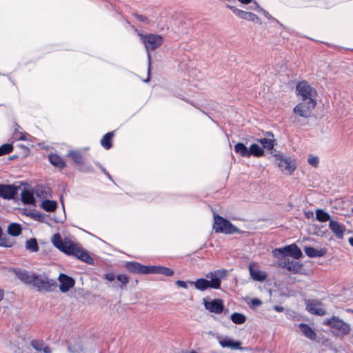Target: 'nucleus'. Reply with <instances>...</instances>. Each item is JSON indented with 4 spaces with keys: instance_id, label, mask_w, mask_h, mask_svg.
<instances>
[{
    "instance_id": "1",
    "label": "nucleus",
    "mask_w": 353,
    "mask_h": 353,
    "mask_svg": "<svg viewBox=\"0 0 353 353\" xmlns=\"http://www.w3.org/2000/svg\"><path fill=\"white\" fill-rule=\"evenodd\" d=\"M52 242L53 245L62 252L68 255H72L88 264L93 263L92 258L86 250L82 248L79 244L69 239H65L63 240L59 233H56L52 236Z\"/></svg>"
},
{
    "instance_id": "2",
    "label": "nucleus",
    "mask_w": 353,
    "mask_h": 353,
    "mask_svg": "<svg viewBox=\"0 0 353 353\" xmlns=\"http://www.w3.org/2000/svg\"><path fill=\"white\" fill-rule=\"evenodd\" d=\"M226 272L225 269L216 270L206 274V278L210 280L201 278L195 281H189V283L200 291H205L208 288L219 289L222 279L226 276Z\"/></svg>"
},
{
    "instance_id": "3",
    "label": "nucleus",
    "mask_w": 353,
    "mask_h": 353,
    "mask_svg": "<svg viewBox=\"0 0 353 353\" xmlns=\"http://www.w3.org/2000/svg\"><path fill=\"white\" fill-rule=\"evenodd\" d=\"M213 230L216 233L231 234L240 233V230L234 225L230 221L218 215H214Z\"/></svg>"
},
{
    "instance_id": "4",
    "label": "nucleus",
    "mask_w": 353,
    "mask_h": 353,
    "mask_svg": "<svg viewBox=\"0 0 353 353\" xmlns=\"http://www.w3.org/2000/svg\"><path fill=\"white\" fill-rule=\"evenodd\" d=\"M142 42L145 45V48L148 52V72H150V65L151 64V56L150 51L154 50L159 48L163 43V38L158 34H139Z\"/></svg>"
},
{
    "instance_id": "5",
    "label": "nucleus",
    "mask_w": 353,
    "mask_h": 353,
    "mask_svg": "<svg viewBox=\"0 0 353 353\" xmlns=\"http://www.w3.org/2000/svg\"><path fill=\"white\" fill-rule=\"evenodd\" d=\"M272 254L274 258L291 256L294 259H299L303 256L301 250L295 243L275 248L272 251Z\"/></svg>"
},
{
    "instance_id": "6",
    "label": "nucleus",
    "mask_w": 353,
    "mask_h": 353,
    "mask_svg": "<svg viewBox=\"0 0 353 353\" xmlns=\"http://www.w3.org/2000/svg\"><path fill=\"white\" fill-rule=\"evenodd\" d=\"M324 325L330 326L332 329L337 331L336 335L341 337L348 335L351 330L349 323L344 322L336 316H332L331 319H326L324 321Z\"/></svg>"
},
{
    "instance_id": "7",
    "label": "nucleus",
    "mask_w": 353,
    "mask_h": 353,
    "mask_svg": "<svg viewBox=\"0 0 353 353\" xmlns=\"http://www.w3.org/2000/svg\"><path fill=\"white\" fill-rule=\"evenodd\" d=\"M57 284L54 279H49L45 274H36V278L32 285L38 291L51 292L57 287Z\"/></svg>"
},
{
    "instance_id": "8",
    "label": "nucleus",
    "mask_w": 353,
    "mask_h": 353,
    "mask_svg": "<svg viewBox=\"0 0 353 353\" xmlns=\"http://www.w3.org/2000/svg\"><path fill=\"white\" fill-rule=\"evenodd\" d=\"M296 91L303 101L307 102L316 101L314 97L316 90L305 81L299 82L296 85Z\"/></svg>"
},
{
    "instance_id": "9",
    "label": "nucleus",
    "mask_w": 353,
    "mask_h": 353,
    "mask_svg": "<svg viewBox=\"0 0 353 353\" xmlns=\"http://www.w3.org/2000/svg\"><path fill=\"white\" fill-rule=\"evenodd\" d=\"M275 163L279 169L286 174H292L296 169V165L290 157H286L281 154H274Z\"/></svg>"
},
{
    "instance_id": "10",
    "label": "nucleus",
    "mask_w": 353,
    "mask_h": 353,
    "mask_svg": "<svg viewBox=\"0 0 353 353\" xmlns=\"http://www.w3.org/2000/svg\"><path fill=\"white\" fill-rule=\"evenodd\" d=\"M279 267L285 268L294 274L299 272L303 268V265L297 261H294L288 257L276 258Z\"/></svg>"
},
{
    "instance_id": "11",
    "label": "nucleus",
    "mask_w": 353,
    "mask_h": 353,
    "mask_svg": "<svg viewBox=\"0 0 353 353\" xmlns=\"http://www.w3.org/2000/svg\"><path fill=\"white\" fill-rule=\"evenodd\" d=\"M316 105V101H311L305 103H301L297 104L294 108V112L302 117H309L311 114L312 110H313Z\"/></svg>"
},
{
    "instance_id": "12",
    "label": "nucleus",
    "mask_w": 353,
    "mask_h": 353,
    "mask_svg": "<svg viewBox=\"0 0 353 353\" xmlns=\"http://www.w3.org/2000/svg\"><path fill=\"white\" fill-rule=\"evenodd\" d=\"M126 270L133 274H150V265H143L138 262H127Z\"/></svg>"
},
{
    "instance_id": "13",
    "label": "nucleus",
    "mask_w": 353,
    "mask_h": 353,
    "mask_svg": "<svg viewBox=\"0 0 353 353\" xmlns=\"http://www.w3.org/2000/svg\"><path fill=\"white\" fill-rule=\"evenodd\" d=\"M203 305L206 310L217 314L222 313L224 309L223 302L220 299H215L210 301H208L203 299Z\"/></svg>"
},
{
    "instance_id": "14",
    "label": "nucleus",
    "mask_w": 353,
    "mask_h": 353,
    "mask_svg": "<svg viewBox=\"0 0 353 353\" xmlns=\"http://www.w3.org/2000/svg\"><path fill=\"white\" fill-rule=\"evenodd\" d=\"M58 280L60 283L59 290L63 293L68 292L75 284V281L72 277L63 273L59 274Z\"/></svg>"
},
{
    "instance_id": "15",
    "label": "nucleus",
    "mask_w": 353,
    "mask_h": 353,
    "mask_svg": "<svg viewBox=\"0 0 353 353\" xmlns=\"http://www.w3.org/2000/svg\"><path fill=\"white\" fill-rule=\"evenodd\" d=\"M12 272L19 280L26 284L32 285L36 278L35 273H31L26 270L14 268Z\"/></svg>"
},
{
    "instance_id": "16",
    "label": "nucleus",
    "mask_w": 353,
    "mask_h": 353,
    "mask_svg": "<svg viewBox=\"0 0 353 353\" xmlns=\"http://www.w3.org/2000/svg\"><path fill=\"white\" fill-rule=\"evenodd\" d=\"M228 8H229L232 12L236 14L237 17H239L241 19L249 21H256L261 23L259 18L255 14L250 12H246L241 10H239L236 8L234 6H228Z\"/></svg>"
},
{
    "instance_id": "17",
    "label": "nucleus",
    "mask_w": 353,
    "mask_h": 353,
    "mask_svg": "<svg viewBox=\"0 0 353 353\" xmlns=\"http://www.w3.org/2000/svg\"><path fill=\"white\" fill-rule=\"evenodd\" d=\"M18 188L14 185L0 184V197L4 199H12L17 194Z\"/></svg>"
},
{
    "instance_id": "18",
    "label": "nucleus",
    "mask_w": 353,
    "mask_h": 353,
    "mask_svg": "<svg viewBox=\"0 0 353 353\" xmlns=\"http://www.w3.org/2000/svg\"><path fill=\"white\" fill-rule=\"evenodd\" d=\"M321 303L317 301L308 300L306 303V310L312 314L323 316L325 314V310L321 307Z\"/></svg>"
},
{
    "instance_id": "19",
    "label": "nucleus",
    "mask_w": 353,
    "mask_h": 353,
    "mask_svg": "<svg viewBox=\"0 0 353 353\" xmlns=\"http://www.w3.org/2000/svg\"><path fill=\"white\" fill-rule=\"evenodd\" d=\"M329 228L332 233L339 239H343L345 228L344 225L338 221L330 220L329 222Z\"/></svg>"
},
{
    "instance_id": "20",
    "label": "nucleus",
    "mask_w": 353,
    "mask_h": 353,
    "mask_svg": "<svg viewBox=\"0 0 353 353\" xmlns=\"http://www.w3.org/2000/svg\"><path fill=\"white\" fill-rule=\"evenodd\" d=\"M219 344L222 347L230 348L232 350H241V342L234 341L233 339L225 337L219 341Z\"/></svg>"
},
{
    "instance_id": "21",
    "label": "nucleus",
    "mask_w": 353,
    "mask_h": 353,
    "mask_svg": "<svg viewBox=\"0 0 353 353\" xmlns=\"http://www.w3.org/2000/svg\"><path fill=\"white\" fill-rule=\"evenodd\" d=\"M304 251L305 254L310 258L322 257L326 254L325 249L318 250L311 246H305Z\"/></svg>"
},
{
    "instance_id": "22",
    "label": "nucleus",
    "mask_w": 353,
    "mask_h": 353,
    "mask_svg": "<svg viewBox=\"0 0 353 353\" xmlns=\"http://www.w3.org/2000/svg\"><path fill=\"white\" fill-rule=\"evenodd\" d=\"M150 274H159L167 276H171L174 274V271L169 268L163 266L151 265Z\"/></svg>"
},
{
    "instance_id": "23",
    "label": "nucleus",
    "mask_w": 353,
    "mask_h": 353,
    "mask_svg": "<svg viewBox=\"0 0 353 353\" xmlns=\"http://www.w3.org/2000/svg\"><path fill=\"white\" fill-rule=\"evenodd\" d=\"M48 159L52 165L59 169H63L66 165L64 159L58 154H50L48 155Z\"/></svg>"
},
{
    "instance_id": "24",
    "label": "nucleus",
    "mask_w": 353,
    "mask_h": 353,
    "mask_svg": "<svg viewBox=\"0 0 353 353\" xmlns=\"http://www.w3.org/2000/svg\"><path fill=\"white\" fill-rule=\"evenodd\" d=\"M299 327L300 328L301 332L309 339L315 340L316 338V334L313 330V329L309 326L307 324L301 323L299 325Z\"/></svg>"
},
{
    "instance_id": "25",
    "label": "nucleus",
    "mask_w": 353,
    "mask_h": 353,
    "mask_svg": "<svg viewBox=\"0 0 353 353\" xmlns=\"http://www.w3.org/2000/svg\"><path fill=\"white\" fill-rule=\"evenodd\" d=\"M21 201L26 205H32L35 203V199L33 192L28 189H25L21 194Z\"/></svg>"
},
{
    "instance_id": "26",
    "label": "nucleus",
    "mask_w": 353,
    "mask_h": 353,
    "mask_svg": "<svg viewBox=\"0 0 353 353\" xmlns=\"http://www.w3.org/2000/svg\"><path fill=\"white\" fill-rule=\"evenodd\" d=\"M257 142L260 143L262 145V147L264 149H266L268 151H270V154L273 153L274 147L276 145L275 140L274 139L270 138H261L256 139Z\"/></svg>"
},
{
    "instance_id": "27",
    "label": "nucleus",
    "mask_w": 353,
    "mask_h": 353,
    "mask_svg": "<svg viewBox=\"0 0 353 353\" xmlns=\"http://www.w3.org/2000/svg\"><path fill=\"white\" fill-rule=\"evenodd\" d=\"M249 270L251 278L254 281L262 282L267 278L266 273L263 271L255 270L251 266L249 268Z\"/></svg>"
},
{
    "instance_id": "28",
    "label": "nucleus",
    "mask_w": 353,
    "mask_h": 353,
    "mask_svg": "<svg viewBox=\"0 0 353 353\" xmlns=\"http://www.w3.org/2000/svg\"><path fill=\"white\" fill-rule=\"evenodd\" d=\"M249 157L254 156L255 157H261L264 155L265 151L263 148L256 143H252L248 148Z\"/></svg>"
},
{
    "instance_id": "29",
    "label": "nucleus",
    "mask_w": 353,
    "mask_h": 353,
    "mask_svg": "<svg viewBox=\"0 0 353 353\" xmlns=\"http://www.w3.org/2000/svg\"><path fill=\"white\" fill-rule=\"evenodd\" d=\"M68 157H69L77 165H83L84 158L79 151L71 150L68 153Z\"/></svg>"
},
{
    "instance_id": "30",
    "label": "nucleus",
    "mask_w": 353,
    "mask_h": 353,
    "mask_svg": "<svg viewBox=\"0 0 353 353\" xmlns=\"http://www.w3.org/2000/svg\"><path fill=\"white\" fill-rule=\"evenodd\" d=\"M114 137V132H109L106 133L101 140V145L105 150H109L112 147V138Z\"/></svg>"
},
{
    "instance_id": "31",
    "label": "nucleus",
    "mask_w": 353,
    "mask_h": 353,
    "mask_svg": "<svg viewBox=\"0 0 353 353\" xmlns=\"http://www.w3.org/2000/svg\"><path fill=\"white\" fill-rule=\"evenodd\" d=\"M234 152L243 157L249 158L248 148L243 143H237L234 148Z\"/></svg>"
},
{
    "instance_id": "32",
    "label": "nucleus",
    "mask_w": 353,
    "mask_h": 353,
    "mask_svg": "<svg viewBox=\"0 0 353 353\" xmlns=\"http://www.w3.org/2000/svg\"><path fill=\"white\" fill-rule=\"evenodd\" d=\"M42 208L48 212H54L57 208V202L52 200L46 199L41 203Z\"/></svg>"
},
{
    "instance_id": "33",
    "label": "nucleus",
    "mask_w": 353,
    "mask_h": 353,
    "mask_svg": "<svg viewBox=\"0 0 353 353\" xmlns=\"http://www.w3.org/2000/svg\"><path fill=\"white\" fill-rule=\"evenodd\" d=\"M21 226L17 223H12L8 225V233L12 236H17L21 233Z\"/></svg>"
},
{
    "instance_id": "34",
    "label": "nucleus",
    "mask_w": 353,
    "mask_h": 353,
    "mask_svg": "<svg viewBox=\"0 0 353 353\" xmlns=\"http://www.w3.org/2000/svg\"><path fill=\"white\" fill-rule=\"evenodd\" d=\"M316 219L320 222H326L331 220L330 215L322 209L316 210Z\"/></svg>"
},
{
    "instance_id": "35",
    "label": "nucleus",
    "mask_w": 353,
    "mask_h": 353,
    "mask_svg": "<svg viewBox=\"0 0 353 353\" xmlns=\"http://www.w3.org/2000/svg\"><path fill=\"white\" fill-rule=\"evenodd\" d=\"M26 248L32 252H36L39 250V245L34 238L30 239L26 242Z\"/></svg>"
},
{
    "instance_id": "36",
    "label": "nucleus",
    "mask_w": 353,
    "mask_h": 353,
    "mask_svg": "<svg viewBox=\"0 0 353 353\" xmlns=\"http://www.w3.org/2000/svg\"><path fill=\"white\" fill-rule=\"evenodd\" d=\"M230 319L234 323L238 325L243 324L246 321V317L245 315L239 312H234L232 314Z\"/></svg>"
},
{
    "instance_id": "37",
    "label": "nucleus",
    "mask_w": 353,
    "mask_h": 353,
    "mask_svg": "<svg viewBox=\"0 0 353 353\" xmlns=\"http://www.w3.org/2000/svg\"><path fill=\"white\" fill-rule=\"evenodd\" d=\"M13 150V145L11 143H4L0 146V157L8 154Z\"/></svg>"
},
{
    "instance_id": "38",
    "label": "nucleus",
    "mask_w": 353,
    "mask_h": 353,
    "mask_svg": "<svg viewBox=\"0 0 353 353\" xmlns=\"http://www.w3.org/2000/svg\"><path fill=\"white\" fill-rule=\"evenodd\" d=\"M32 347L37 351H42L45 343L42 340H32L30 342Z\"/></svg>"
},
{
    "instance_id": "39",
    "label": "nucleus",
    "mask_w": 353,
    "mask_h": 353,
    "mask_svg": "<svg viewBox=\"0 0 353 353\" xmlns=\"http://www.w3.org/2000/svg\"><path fill=\"white\" fill-rule=\"evenodd\" d=\"M117 279L121 283L120 285L121 289L123 288V285L127 284L130 281L129 277L127 275L123 274H118L117 276Z\"/></svg>"
},
{
    "instance_id": "40",
    "label": "nucleus",
    "mask_w": 353,
    "mask_h": 353,
    "mask_svg": "<svg viewBox=\"0 0 353 353\" xmlns=\"http://www.w3.org/2000/svg\"><path fill=\"white\" fill-rule=\"evenodd\" d=\"M254 5H255V7H256V10L258 11V12H260L261 13H263V14L267 18V19H272L273 21H276V19H274V17H272L266 10H265L264 9L261 8L259 7V6L257 4L256 2L254 1Z\"/></svg>"
},
{
    "instance_id": "41",
    "label": "nucleus",
    "mask_w": 353,
    "mask_h": 353,
    "mask_svg": "<svg viewBox=\"0 0 353 353\" xmlns=\"http://www.w3.org/2000/svg\"><path fill=\"white\" fill-rule=\"evenodd\" d=\"M307 162L312 166L316 168L319 165V159L316 156L309 155Z\"/></svg>"
},
{
    "instance_id": "42",
    "label": "nucleus",
    "mask_w": 353,
    "mask_h": 353,
    "mask_svg": "<svg viewBox=\"0 0 353 353\" xmlns=\"http://www.w3.org/2000/svg\"><path fill=\"white\" fill-rule=\"evenodd\" d=\"M12 245V243L10 241H7L5 238L2 239L0 237V246L10 248Z\"/></svg>"
},
{
    "instance_id": "43",
    "label": "nucleus",
    "mask_w": 353,
    "mask_h": 353,
    "mask_svg": "<svg viewBox=\"0 0 353 353\" xmlns=\"http://www.w3.org/2000/svg\"><path fill=\"white\" fill-rule=\"evenodd\" d=\"M134 17L136 18L137 20H138L139 21L144 22V23L148 22V19L146 16H144L142 14H134Z\"/></svg>"
},
{
    "instance_id": "44",
    "label": "nucleus",
    "mask_w": 353,
    "mask_h": 353,
    "mask_svg": "<svg viewBox=\"0 0 353 353\" xmlns=\"http://www.w3.org/2000/svg\"><path fill=\"white\" fill-rule=\"evenodd\" d=\"M82 172H86V173H92L94 172V169L90 165H87L83 166L81 170Z\"/></svg>"
},
{
    "instance_id": "45",
    "label": "nucleus",
    "mask_w": 353,
    "mask_h": 353,
    "mask_svg": "<svg viewBox=\"0 0 353 353\" xmlns=\"http://www.w3.org/2000/svg\"><path fill=\"white\" fill-rule=\"evenodd\" d=\"M105 278L109 281H113L117 276L113 272H109L105 274Z\"/></svg>"
},
{
    "instance_id": "46",
    "label": "nucleus",
    "mask_w": 353,
    "mask_h": 353,
    "mask_svg": "<svg viewBox=\"0 0 353 353\" xmlns=\"http://www.w3.org/2000/svg\"><path fill=\"white\" fill-rule=\"evenodd\" d=\"M251 304L253 306H259L262 305V301L259 299L254 298L251 299Z\"/></svg>"
},
{
    "instance_id": "47",
    "label": "nucleus",
    "mask_w": 353,
    "mask_h": 353,
    "mask_svg": "<svg viewBox=\"0 0 353 353\" xmlns=\"http://www.w3.org/2000/svg\"><path fill=\"white\" fill-rule=\"evenodd\" d=\"M176 284L179 287L183 288L184 289H187L188 288L187 283L183 281L178 280V281H176Z\"/></svg>"
},
{
    "instance_id": "48",
    "label": "nucleus",
    "mask_w": 353,
    "mask_h": 353,
    "mask_svg": "<svg viewBox=\"0 0 353 353\" xmlns=\"http://www.w3.org/2000/svg\"><path fill=\"white\" fill-rule=\"evenodd\" d=\"M32 217L34 218V220H37L39 221H41L43 218V215L41 213H34L33 214Z\"/></svg>"
},
{
    "instance_id": "49",
    "label": "nucleus",
    "mask_w": 353,
    "mask_h": 353,
    "mask_svg": "<svg viewBox=\"0 0 353 353\" xmlns=\"http://www.w3.org/2000/svg\"><path fill=\"white\" fill-rule=\"evenodd\" d=\"M43 353H52V350L50 347L48 345H44L43 348L42 349Z\"/></svg>"
},
{
    "instance_id": "50",
    "label": "nucleus",
    "mask_w": 353,
    "mask_h": 353,
    "mask_svg": "<svg viewBox=\"0 0 353 353\" xmlns=\"http://www.w3.org/2000/svg\"><path fill=\"white\" fill-rule=\"evenodd\" d=\"M274 309L275 311H276L278 312H281L284 310V308L281 305H275L274 307Z\"/></svg>"
},
{
    "instance_id": "51",
    "label": "nucleus",
    "mask_w": 353,
    "mask_h": 353,
    "mask_svg": "<svg viewBox=\"0 0 353 353\" xmlns=\"http://www.w3.org/2000/svg\"><path fill=\"white\" fill-rule=\"evenodd\" d=\"M4 296V291L2 289H0V301L3 299Z\"/></svg>"
},
{
    "instance_id": "52",
    "label": "nucleus",
    "mask_w": 353,
    "mask_h": 353,
    "mask_svg": "<svg viewBox=\"0 0 353 353\" xmlns=\"http://www.w3.org/2000/svg\"><path fill=\"white\" fill-rule=\"evenodd\" d=\"M104 174L110 180V181H113L112 179V176L110 174V173L107 171V172H105Z\"/></svg>"
},
{
    "instance_id": "53",
    "label": "nucleus",
    "mask_w": 353,
    "mask_h": 353,
    "mask_svg": "<svg viewBox=\"0 0 353 353\" xmlns=\"http://www.w3.org/2000/svg\"><path fill=\"white\" fill-rule=\"evenodd\" d=\"M266 135L268 136V138L272 137V139L274 137V134L271 132H267Z\"/></svg>"
},
{
    "instance_id": "54",
    "label": "nucleus",
    "mask_w": 353,
    "mask_h": 353,
    "mask_svg": "<svg viewBox=\"0 0 353 353\" xmlns=\"http://www.w3.org/2000/svg\"><path fill=\"white\" fill-rule=\"evenodd\" d=\"M350 244L353 247V237H350L348 240Z\"/></svg>"
},
{
    "instance_id": "55",
    "label": "nucleus",
    "mask_w": 353,
    "mask_h": 353,
    "mask_svg": "<svg viewBox=\"0 0 353 353\" xmlns=\"http://www.w3.org/2000/svg\"><path fill=\"white\" fill-rule=\"evenodd\" d=\"M101 169V170L105 173V172H107L106 169L103 167V166H101V168H99Z\"/></svg>"
},
{
    "instance_id": "56",
    "label": "nucleus",
    "mask_w": 353,
    "mask_h": 353,
    "mask_svg": "<svg viewBox=\"0 0 353 353\" xmlns=\"http://www.w3.org/2000/svg\"><path fill=\"white\" fill-rule=\"evenodd\" d=\"M101 169V170L105 173V172H107L106 169L103 167V166H101V168H99Z\"/></svg>"
},
{
    "instance_id": "57",
    "label": "nucleus",
    "mask_w": 353,
    "mask_h": 353,
    "mask_svg": "<svg viewBox=\"0 0 353 353\" xmlns=\"http://www.w3.org/2000/svg\"><path fill=\"white\" fill-rule=\"evenodd\" d=\"M94 163L98 168L103 166L99 162H95Z\"/></svg>"
},
{
    "instance_id": "58",
    "label": "nucleus",
    "mask_w": 353,
    "mask_h": 353,
    "mask_svg": "<svg viewBox=\"0 0 353 353\" xmlns=\"http://www.w3.org/2000/svg\"><path fill=\"white\" fill-rule=\"evenodd\" d=\"M310 215L312 216L313 215V212H308L306 213V216L307 218H309Z\"/></svg>"
},
{
    "instance_id": "59",
    "label": "nucleus",
    "mask_w": 353,
    "mask_h": 353,
    "mask_svg": "<svg viewBox=\"0 0 353 353\" xmlns=\"http://www.w3.org/2000/svg\"><path fill=\"white\" fill-rule=\"evenodd\" d=\"M150 71L149 72H148V75L150 74ZM149 80H150V79H149V76H148V78H147L145 80H144V81H145V82H148V81H149Z\"/></svg>"
},
{
    "instance_id": "60",
    "label": "nucleus",
    "mask_w": 353,
    "mask_h": 353,
    "mask_svg": "<svg viewBox=\"0 0 353 353\" xmlns=\"http://www.w3.org/2000/svg\"><path fill=\"white\" fill-rule=\"evenodd\" d=\"M177 97H179V99L183 100V101H185V99L184 98H183L181 96H176Z\"/></svg>"
},
{
    "instance_id": "61",
    "label": "nucleus",
    "mask_w": 353,
    "mask_h": 353,
    "mask_svg": "<svg viewBox=\"0 0 353 353\" xmlns=\"http://www.w3.org/2000/svg\"><path fill=\"white\" fill-rule=\"evenodd\" d=\"M19 139H21V140H25V139H24L23 137H21Z\"/></svg>"
},
{
    "instance_id": "62",
    "label": "nucleus",
    "mask_w": 353,
    "mask_h": 353,
    "mask_svg": "<svg viewBox=\"0 0 353 353\" xmlns=\"http://www.w3.org/2000/svg\"><path fill=\"white\" fill-rule=\"evenodd\" d=\"M61 203H62L63 208L64 209V204H63V201H61Z\"/></svg>"
},
{
    "instance_id": "63",
    "label": "nucleus",
    "mask_w": 353,
    "mask_h": 353,
    "mask_svg": "<svg viewBox=\"0 0 353 353\" xmlns=\"http://www.w3.org/2000/svg\"><path fill=\"white\" fill-rule=\"evenodd\" d=\"M190 353H197V352L195 351H192Z\"/></svg>"
},
{
    "instance_id": "64",
    "label": "nucleus",
    "mask_w": 353,
    "mask_h": 353,
    "mask_svg": "<svg viewBox=\"0 0 353 353\" xmlns=\"http://www.w3.org/2000/svg\"><path fill=\"white\" fill-rule=\"evenodd\" d=\"M352 212L353 213V208L352 209Z\"/></svg>"
}]
</instances>
